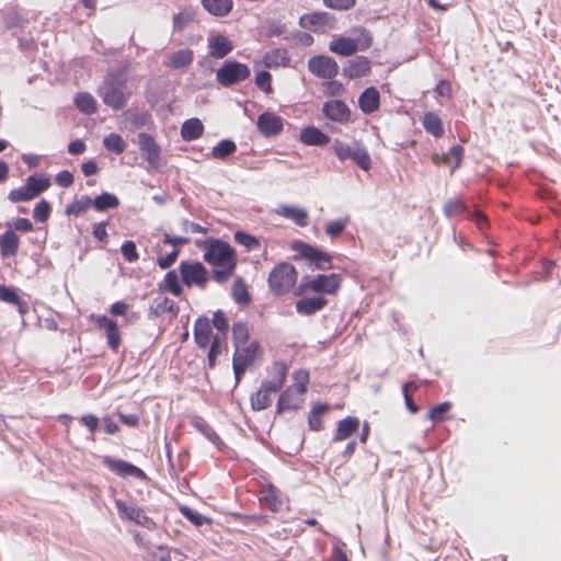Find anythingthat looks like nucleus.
I'll return each instance as SVG.
<instances>
[{
  "label": "nucleus",
  "mask_w": 561,
  "mask_h": 561,
  "mask_svg": "<svg viewBox=\"0 0 561 561\" xmlns=\"http://www.w3.org/2000/svg\"><path fill=\"white\" fill-rule=\"evenodd\" d=\"M204 251V261L216 266L211 277L218 284L226 283L237 267L238 259L236 250L227 242L217 238H208L198 243Z\"/></svg>",
  "instance_id": "nucleus-1"
},
{
  "label": "nucleus",
  "mask_w": 561,
  "mask_h": 561,
  "mask_svg": "<svg viewBox=\"0 0 561 561\" xmlns=\"http://www.w3.org/2000/svg\"><path fill=\"white\" fill-rule=\"evenodd\" d=\"M273 374L272 379L264 381L261 388L251 396L253 410L261 411L271 405L272 394L278 392L284 386L287 376V366L284 363H275Z\"/></svg>",
  "instance_id": "nucleus-2"
},
{
  "label": "nucleus",
  "mask_w": 561,
  "mask_h": 561,
  "mask_svg": "<svg viewBox=\"0 0 561 561\" xmlns=\"http://www.w3.org/2000/svg\"><path fill=\"white\" fill-rule=\"evenodd\" d=\"M125 80L118 72H112L106 76L99 88V94L104 104L113 110H121L126 105L127 96L124 92Z\"/></svg>",
  "instance_id": "nucleus-3"
},
{
  "label": "nucleus",
  "mask_w": 561,
  "mask_h": 561,
  "mask_svg": "<svg viewBox=\"0 0 561 561\" xmlns=\"http://www.w3.org/2000/svg\"><path fill=\"white\" fill-rule=\"evenodd\" d=\"M298 273L294 265L287 262L278 263L270 272L268 288L277 296L289 293L296 285Z\"/></svg>",
  "instance_id": "nucleus-4"
},
{
  "label": "nucleus",
  "mask_w": 561,
  "mask_h": 561,
  "mask_svg": "<svg viewBox=\"0 0 561 561\" xmlns=\"http://www.w3.org/2000/svg\"><path fill=\"white\" fill-rule=\"evenodd\" d=\"M358 32L359 34L356 38L340 36L331 41L329 44L330 51L343 57H350L358 50L368 49L373 45L370 33L365 28H360Z\"/></svg>",
  "instance_id": "nucleus-5"
},
{
  "label": "nucleus",
  "mask_w": 561,
  "mask_h": 561,
  "mask_svg": "<svg viewBox=\"0 0 561 561\" xmlns=\"http://www.w3.org/2000/svg\"><path fill=\"white\" fill-rule=\"evenodd\" d=\"M333 150L335 156L341 160H352L360 169L367 171L370 168V157L358 141L344 142L340 139H335L333 144Z\"/></svg>",
  "instance_id": "nucleus-6"
},
{
  "label": "nucleus",
  "mask_w": 561,
  "mask_h": 561,
  "mask_svg": "<svg viewBox=\"0 0 561 561\" xmlns=\"http://www.w3.org/2000/svg\"><path fill=\"white\" fill-rule=\"evenodd\" d=\"M115 507L122 520L131 522L135 525L148 530L156 529L157 524L154 520L149 517L145 510L138 506L136 503L131 501L127 502L123 500H115Z\"/></svg>",
  "instance_id": "nucleus-7"
},
{
  "label": "nucleus",
  "mask_w": 561,
  "mask_h": 561,
  "mask_svg": "<svg viewBox=\"0 0 561 561\" xmlns=\"http://www.w3.org/2000/svg\"><path fill=\"white\" fill-rule=\"evenodd\" d=\"M179 272L185 286L197 287L202 290L207 287L208 271L201 262L182 261L179 265Z\"/></svg>",
  "instance_id": "nucleus-8"
},
{
  "label": "nucleus",
  "mask_w": 561,
  "mask_h": 561,
  "mask_svg": "<svg viewBox=\"0 0 561 561\" xmlns=\"http://www.w3.org/2000/svg\"><path fill=\"white\" fill-rule=\"evenodd\" d=\"M250 68L236 60H227L216 72V80L222 87H231L250 77Z\"/></svg>",
  "instance_id": "nucleus-9"
},
{
  "label": "nucleus",
  "mask_w": 561,
  "mask_h": 561,
  "mask_svg": "<svg viewBox=\"0 0 561 561\" xmlns=\"http://www.w3.org/2000/svg\"><path fill=\"white\" fill-rule=\"evenodd\" d=\"M308 70L317 78L331 80L337 76L340 67L332 57L316 55L309 58Z\"/></svg>",
  "instance_id": "nucleus-10"
},
{
  "label": "nucleus",
  "mask_w": 561,
  "mask_h": 561,
  "mask_svg": "<svg viewBox=\"0 0 561 561\" xmlns=\"http://www.w3.org/2000/svg\"><path fill=\"white\" fill-rule=\"evenodd\" d=\"M257 350L259 344L256 342H252L242 346H236L232 366L237 381L241 379L248 366L254 362Z\"/></svg>",
  "instance_id": "nucleus-11"
},
{
  "label": "nucleus",
  "mask_w": 561,
  "mask_h": 561,
  "mask_svg": "<svg viewBox=\"0 0 561 561\" xmlns=\"http://www.w3.org/2000/svg\"><path fill=\"white\" fill-rule=\"evenodd\" d=\"M304 286L317 294L333 295L341 286V277L337 274H319L314 277H306Z\"/></svg>",
  "instance_id": "nucleus-12"
},
{
  "label": "nucleus",
  "mask_w": 561,
  "mask_h": 561,
  "mask_svg": "<svg viewBox=\"0 0 561 561\" xmlns=\"http://www.w3.org/2000/svg\"><path fill=\"white\" fill-rule=\"evenodd\" d=\"M102 463L113 473L122 478L134 477L140 480L147 479L146 473L140 468L125 460L115 459L111 456H103Z\"/></svg>",
  "instance_id": "nucleus-13"
},
{
  "label": "nucleus",
  "mask_w": 561,
  "mask_h": 561,
  "mask_svg": "<svg viewBox=\"0 0 561 561\" xmlns=\"http://www.w3.org/2000/svg\"><path fill=\"white\" fill-rule=\"evenodd\" d=\"M294 249L301 257L309 260L311 263H314L316 268H332V260L327 252L320 251L317 248L304 242H296Z\"/></svg>",
  "instance_id": "nucleus-14"
},
{
  "label": "nucleus",
  "mask_w": 561,
  "mask_h": 561,
  "mask_svg": "<svg viewBox=\"0 0 561 561\" xmlns=\"http://www.w3.org/2000/svg\"><path fill=\"white\" fill-rule=\"evenodd\" d=\"M334 22V18L328 12L304 14L299 19L300 26L311 32H324L327 28H332Z\"/></svg>",
  "instance_id": "nucleus-15"
},
{
  "label": "nucleus",
  "mask_w": 561,
  "mask_h": 561,
  "mask_svg": "<svg viewBox=\"0 0 561 561\" xmlns=\"http://www.w3.org/2000/svg\"><path fill=\"white\" fill-rule=\"evenodd\" d=\"M137 142L140 151L146 157L149 168L157 169L160 163V146L156 142L153 137L147 133H139Z\"/></svg>",
  "instance_id": "nucleus-16"
},
{
  "label": "nucleus",
  "mask_w": 561,
  "mask_h": 561,
  "mask_svg": "<svg viewBox=\"0 0 561 561\" xmlns=\"http://www.w3.org/2000/svg\"><path fill=\"white\" fill-rule=\"evenodd\" d=\"M256 127L264 137H275L284 128L283 118L272 112H264L257 117Z\"/></svg>",
  "instance_id": "nucleus-17"
},
{
  "label": "nucleus",
  "mask_w": 561,
  "mask_h": 561,
  "mask_svg": "<svg viewBox=\"0 0 561 561\" xmlns=\"http://www.w3.org/2000/svg\"><path fill=\"white\" fill-rule=\"evenodd\" d=\"M322 113L328 119L339 124H345L351 119V110L342 100L324 102Z\"/></svg>",
  "instance_id": "nucleus-18"
},
{
  "label": "nucleus",
  "mask_w": 561,
  "mask_h": 561,
  "mask_svg": "<svg viewBox=\"0 0 561 561\" xmlns=\"http://www.w3.org/2000/svg\"><path fill=\"white\" fill-rule=\"evenodd\" d=\"M370 70V60L365 56H357L347 61V65L343 68V75L348 79H357L369 75Z\"/></svg>",
  "instance_id": "nucleus-19"
},
{
  "label": "nucleus",
  "mask_w": 561,
  "mask_h": 561,
  "mask_svg": "<svg viewBox=\"0 0 561 561\" xmlns=\"http://www.w3.org/2000/svg\"><path fill=\"white\" fill-rule=\"evenodd\" d=\"M233 49L231 41L220 34L208 37V54L215 59H221L229 55Z\"/></svg>",
  "instance_id": "nucleus-20"
},
{
  "label": "nucleus",
  "mask_w": 561,
  "mask_h": 561,
  "mask_svg": "<svg viewBox=\"0 0 561 561\" xmlns=\"http://www.w3.org/2000/svg\"><path fill=\"white\" fill-rule=\"evenodd\" d=\"M261 503L272 512H279L286 506L285 495L273 485H268L262 491Z\"/></svg>",
  "instance_id": "nucleus-21"
},
{
  "label": "nucleus",
  "mask_w": 561,
  "mask_h": 561,
  "mask_svg": "<svg viewBox=\"0 0 561 561\" xmlns=\"http://www.w3.org/2000/svg\"><path fill=\"white\" fill-rule=\"evenodd\" d=\"M380 94L375 87L365 89L358 98V106L365 114H371L379 108Z\"/></svg>",
  "instance_id": "nucleus-22"
},
{
  "label": "nucleus",
  "mask_w": 561,
  "mask_h": 561,
  "mask_svg": "<svg viewBox=\"0 0 561 561\" xmlns=\"http://www.w3.org/2000/svg\"><path fill=\"white\" fill-rule=\"evenodd\" d=\"M213 337V330L209 320L205 317L198 318L194 324V339L196 344L202 348H206Z\"/></svg>",
  "instance_id": "nucleus-23"
},
{
  "label": "nucleus",
  "mask_w": 561,
  "mask_h": 561,
  "mask_svg": "<svg viewBox=\"0 0 561 561\" xmlns=\"http://www.w3.org/2000/svg\"><path fill=\"white\" fill-rule=\"evenodd\" d=\"M304 394H298L294 388L288 387L280 396L277 402V412L297 410L301 407Z\"/></svg>",
  "instance_id": "nucleus-24"
},
{
  "label": "nucleus",
  "mask_w": 561,
  "mask_h": 561,
  "mask_svg": "<svg viewBox=\"0 0 561 561\" xmlns=\"http://www.w3.org/2000/svg\"><path fill=\"white\" fill-rule=\"evenodd\" d=\"M328 300L323 297H306L296 302V311L299 314L310 316L325 307Z\"/></svg>",
  "instance_id": "nucleus-25"
},
{
  "label": "nucleus",
  "mask_w": 561,
  "mask_h": 561,
  "mask_svg": "<svg viewBox=\"0 0 561 561\" xmlns=\"http://www.w3.org/2000/svg\"><path fill=\"white\" fill-rule=\"evenodd\" d=\"M359 428V421L357 417L347 416L337 423L336 432L333 437L334 442H342L350 438Z\"/></svg>",
  "instance_id": "nucleus-26"
},
{
  "label": "nucleus",
  "mask_w": 561,
  "mask_h": 561,
  "mask_svg": "<svg viewBox=\"0 0 561 561\" xmlns=\"http://www.w3.org/2000/svg\"><path fill=\"white\" fill-rule=\"evenodd\" d=\"M277 214L293 220L299 227H306L308 225V213L304 208L280 205L277 209Z\"/></svg>",
  "instance_id": "nucleus-27"
},
{
  "label": "nucleus",
  "mask_w": 561,
  "mask_h": 561,
  "mask_svg": "<svg viewBox=\"0 0 561 561\" xmlns=\"http://www.w3.org/2000/svg\"><path fill=\"white\" fill-rule=\"evenodd\" d=\"M300 140L308 146H324L330 141V137L317 127H306L300 133Z\"/></svg>",
  "instance_id": "nucleus-28"
},
{
  "label": "nucleus",
  "mask_w": 561,
  "mask_h": 561,
  "mask_svg": "<svg viewBox=\"0 0 561 561\" xmlns=\"http://www.w3.org/2000/svg\"><path fill=\"white\" fill-rule=\"evenodd\" d=\"M20 245L19 236L12 231H5L0 238V253L2 256H13L18 253Z\"/></svg>",
  "instance_id": "nucleus-29"
},
{
  "label": "nucleus",
  "mask_w": 561,
  "mask_h": 561,
  "mask_svg": "<svg viewBox=\"0 0 561 561\" xmlns=\"http://www.w3.org/2000/svg\"><path fill=\"white\" fill-rule=\"evenodd\" d=\"M203 8L215 16L228 15L233 7L232 0H202Z\"/></svg>",
  "instance_id": "nucleus-30"
},
{
  "label": "nucleus",
  "mask_w": 561,
  "mask_h": 561,
  "mask_svg": "<svg viewBox=\"0 0 561 561\" xmlns=\"http://www.w3.org/2000/svg\"><path fill=\"white\" fill-rule=\"evenodd\" d=\"M193 61V50L190 48H182L169 56L167 66L172 69H182L188 67Z\"/></svg>",
  "instance_id": "nucleus-31"
},
{
  "label": "nucleus",
  "mask_w": 561,
  "mask_h": 561,
  "mask_svg": "<svg viewBox=\"0 0 561 561\" xmlns=\"http://www.w3.org/2000/svg\"><path fill=\"white\" fill-rule=\"evenodd\" d=\"M204 125L198 118L186 119L181 127V136L186 141H192L203 135Z\"/></svg>",
  "instance_id": "nucleus-32"
},
{
  "label": "nucleus",
  "mask_w": 561,
  "mask_h": 561,
  "mask_svg": "<svg viewBox=\"0 0 561 561\" xmlns=\"http://www.w3.org/2000/svg\"><path fill=\"white\" fill-rule=\"evenodd\" d=\"M424 129L436 138H439L444 134L442 119L434 112H427L424 114L423 119Z\"/></svg>",
  "instance_id": "nucleus-33"
},
{
  "label": "nucleus",
  "mask_w": 561,
  "mask_h": 561,
  "mask_svg": "<svg viewBox=\"0 0 561 561\" xmlns=\"http://www.w3.org/2000/svg\"><path fill=\"white\" fill-rule=\"evenodd\" d=\"M150 310L156 317H159L165 312H170L175 316L179 311V308L172 299L161 296L153 300Z\"/></svg>",
  "instance_id": "nucleus-34"
},
{
  "label": "nucleus",
  "mask_w": 561,
  "mask_h": 561,
  "mask_svg": "<svg viewBox=\"0 0 561 561\" xmlns=\"http://www.w3.org/2000/svg\"><path fill=\"white\" fill-rule=\"evenodd\" d=\"M160 289L169 290L172 295L179 297L183 293V288L179 280V275L175 271H169L164 279L161 284H159Z\"/></svg>",
  "instance_id": "nucleus-35"
},
{
  "label": "nucleus",
  "mask_w": 561,
  "mask_h": 561,
  "mask_svg": "<svg viewBox=\"0 0 561 561\" xmlns=\"http://www.w3.org/2000/svg\"><path fill=\"white\" fill-rule=\"evenodd\" d=\"M77 108L84 114H93L96 111V101L88 92H80L75 98Z\"/></svg>",
  "instance_id": "nucleus-36"
},
{
  "label": "nucleus",
  "mask_w": 561,
  "mask_h": 561,
  "mask_svg": "<svg viewBox=\"0 0 561 561\" xmlns=\"http://www.w3.org/2000/svg\"><path fill=\"white\" fill-rule=\"evenodd\" d=\"M233 300L239 305H247L251 298L244 280L241 277L234 279L231 288Z\"/></svg>",
  "instance_id": "nucleus-37"
},
{
  "label": "nucleus",
  "mask_w": 561,
  "mask_h": 561,
  "mask_svg": "<svg viewBox=\"0 0 561 561\" xmlns=\"http://www.w3.org/2000/svg\"><path fill=\"white\" fill-rule=\"evenodd\" d=\"M92 201L93 207L98 211H104L110 208H116L119 205L118 198L114 194L107 192H103Z\"/></svg>",
  "instance_id": "nucleus-38"
},
{
  "label": "nucleus",
  "mask_w": 561,
  "mask_h": 561,
  "mask_svg": "<svg viewBox=\"0 0 561 561\" xmlns=\"http://www.w3.org/2000/svg\"><path fill=\"white\" fill-rule=\"evenodd\" d=\"M90 207H93V201L88 195L81 196V198L73 201L66 207L67 215L80 216L85 213Z\"/></svg>",
  "instance_id": "nucleus-39"
},
{
  "label": "nucleus",
  "mask_w": 561,
  "mask_h": 561,
  "mask_svg": "<svg viewBox=\"0 0 561 561\" xmlns=\"http://www.w3.org/2000/svg\"><path fill=\"white\" fill-rule=\"evenodd\" d=\"M106 150L119 154L125 151L127 144L118 134L112 133L103 139Z\"/></svg>",
  "instance_id": "nucleus-40"
},
{
  "label": "nucleus",
  "mask_w": 561,
  "mask_h": 561,
  "mask_svg": "<svg viewBox=\"0 0 561 561\" xmlns=\"http://www.w3.org/2000/svg\"><path fill=\"white\" fill-rule=\"evenodd\" d=\"M237 146L230 139H224L219 141L211 150V156L216 159H226L236 152Z\"/></svg>",
  "instance_id": "nucleus-41"
},
{
  "label": "nucleus",
  "mask_w": 561,
  "mask_h": 561,
  "mask_svg": "<svg viewBox=\"0 0 561 561\" xmlns=\"http://www.w3.org/2000/svg\"><path fill=\"white\" fill-rule=\"evenodd\" d=\"M232 339L234 346L248 344L249 330L245 323L237 322L232 325Z\"/></svg>",
  "instance_id": "nucleus-42"
},
{
  "label": "nucleus",
  "mask_w": 561,
  "mask_h": 561,
  "mask_svg": "<svg viewBox=\"0 0 561 561\" xmlns=\"http://www.w3.org/2000/svg\"><path fill=\"white\" fill-rule=\"evenodd\" d=\"M26 181L31 183L33 190H35V193L41 195L43 192L48 190L50 186V179L44 174H33L30 175Z\"/></svg>",
  "instance_id": "nucleus-43"
},
{
  "label": "nucleus",
  "mask_w": 561,
  "mask_h": 561,
  "mask_svg": "<svg viewBox=\"0 0 561 561\" xmlns=\"http://www.w3.org/2000/svg\"><path fill=\"white\" fill-rule=\"evenodd\" d=\"M233 238L237 243L243 245L248 251L260 248L259 239L243 231L234 232Z\"/></svg>",
  "instance_id": "nucleus-44"
},
{
  "label": "nucleus",
  "mask_w": 561,
  "mask_h": 561,
  "mask_svg": "<svg viewBox=\"0 0 561 561\" xmlns=\"http://www.w3.org/2000/svg\"><path fill=\"white\" fill-rule=\"evenodd\" d=\"M224 341H225V339L219 334H216L213 337L210 347L208 351V355H207L209 367H214L216 365V359H217L218 355L221 354Z\"/></svg>",
  "instance_id": "nucleus-45"
},
{
  "label": "nucleus",
  "mask_w": 561,
  "mask_h": 561,
  "mask_svg": "<svg viewBox=\"0 0 561 561\" xmlns=\"http://www.w3.org/2000/svg\"><path fill=\"white\" fill-rule=\"evenodd\" d=\"M347 224H348L347 217L343 218V219L329 221L325 225L324 231H325L327 236H329L330 238H336L344 232Z\"/></svg>",
  "instance_id": "nucleus-46"
},
{
  "label": "nucleus",
  "mask_w": 561,
  "mask_h": 561,
  "mask_svg": "<svg viewBox=\"0 0 561 561\" xmlns=\"http://www.w3.org/2000/svg\"><path fill=\"white\" fill-rule=\"evenodd\" d=\"M293 377L295 383L290 387L294 388L298 394H305L307 391V385L309 382V373L307 370L300 369L295 371Z\"/></svg>",
  "instance_id": "nucleus-47"
},
{
  "label": "nucleus",
  "mask_w": 561,
  "mask_h": 561,
  "mask_svg": "<svg viewBox=\"0 0 561 561\" xmlns=\"http://www.w3.org/2000/svg\"><path fill=\"white\" fill-rule=\"evenodd\" d=\"M180 511L186 519H188L192 524H194L197 527L204 525L205 523H210L209 518L199 514L197 511L188 506H182Z\"/></svg>",
  "instance_id": "nucleus-48"
},
{
  "label": "nucleus",
  "mask_w": 561,
  "mask_h": 561,
  "mask_svg": "<svg viewBox=\"0 0 561 561\" xmlns=\"http://www.w3.org/2000/svg\"><path fill=\"white\" fill-rule=\"evenodd\" d=\"M195 426L217 447L222 445L220 437L216 432L202 419L194 422Z\"/></svg>",
  "instance_id": "nucleus-49"
},
{
  "label": "nucleus",
  "mask_w": 561,
  "mask_h": 561,
  "mask_svg": "<svg viewBox=\"0 0 561 561\" xmlns=\"http://www.w3.org/2000/svg\"><path fill=\"white\" fill-rule=\"evenodd\" d=\"M467 211H468V207L466 206V204L461 199L448 201L444 205V214L447 217H451V216L457 215V214H465Z\"/></svg>",
  "instance_id": "nucleus-50"
},
{
  "label": "nucleus",
  "mask_w": 561,
  "mask_h": 561,
  "mask_svg": "<svg viewBox=\"0 0 561 561\" xmlns=\"http://www.w3.org/2000/svg\"><path fill=\"white\" fill-rule=\"evenodd\" d=\"M194 14L191 11H182L173 18V30L175 32L183 31L192 21Z\"/></svg>",
  "instance_id": "nucleus-51"
},
{
  "label": "nucleus",
  "mask_w": 561,
  "mask_h": 561,
  "mask_svg": "<svg viewBox=\"0 0 561 561\" xmlns=\"http://www.w3.org/2000/svg\"><path fill=\"white\" fill-rule=\"evenodd\" d=\"M50 214V205L47 201L42 199L39 201L34 208L33 216L36 221L38 222H45Z\"/></svg>",
  "instance_id": "nucleus-52"
},
{
  "label": "nucleus",
  "mask_w": 561,
  "mask_h": 561,
  "mask_svg": "<svg viewBox=\"0 0 561 561\" xmlns=\"http://www.w3.org/2000/svg\"><path fill=\"white\" fill-rule=\"evenodd\" d=\"M446 156H449V167L450 172L453 173L461 163L463 148L460 145H455L449 149V152Z\"/></svg>",
  "instance_id": "nucleus-53"
},
{
  "label": "nucleus",
  "mask_w": 561,
  "mask_h": 561,
  "mask_svg": "<svg viewBox=\"0 0 561 561\" xmlns=\"http://www.w3.org/2000/svg\"><path fill=\"white\" fill-rule=\"evenodd\" d=\"M323 88L324 94L329 96H341L345 92L344 85L340 81L333 79L323 82Z\"/></svg>",
  "instance_id": "nucleus-54"
},
{
  "label": "nucleus",
  "mask_w": 561,
  "mask_h": 561,
  "mask_svg": "<svg viewBox=\"0 0 561 561\" xmlns=\"http://www.w3.org/2000/svg\"><path fill=\"white\" fill-rule=\"evenodd\" d=\"M451 404L449 402H443L432 408L427 414V417L434 423L444 420V414L449 411Z\"/></svg>",
  "instance_id": "nucleus-55"
},
{
  "label": "nucleus",
  "mask_w": 561,
  "mask_h": 561,
  "mask_svg": "<svg viewBox=\"0 0 561 561\" xmlns=\"http://www.w3.org/2000/svg\"><path fill=\"white\" fill-rule=\"evenodd\" d=\"M20 296L14 287L0 285V300L15 305L19 302Z\"/></svg>",
  "instance_id": "nucleus-56"
},
{
  "label": "nucleus",
  "mask_w": 561,
  "mask_h": 561,
  "mask_svg": "<svg viewBox=\"0 0 561 561\" xmlns=\"http://www.w3.org/2000/svg\"><path fill=\"white\" fill-rule=\"evenodd\" d=\"M213 325L219 331L218 334L225 339L226 334L228 332L229 325H228L227 318L222 311L218 310L214 313Z\"/></svg>",
  "instance_id": "nucleus-57"
},
{
  "label": "nucleus",
  "mask_w": 561,
  "mask_h": 561,
  "mask_svg": "<svg viewBox=\"0 0 561 561\" xmlns=\"http://www.w3.org/2000/svg\"><path fill=\"white\" fill-rule=\"evenodd\" d=\"M272 76L268 71H259L255 76V84L265 93L272 92Z\"/></svg>",
  "instance_id": "nucleus-58"
},
{
  "label": "nucleus",
  "mask_w": 561,
  "mask_h": 561,
  "mask_svg": "<svg viewBox=\"0 0 561 561\" xmlns=\"http://www.w3.org/2000/svg\"><path fill=\"white\" fill-rule=\"evenodd\" d=\"M415 389H417V386L415 382H407L402 388L407 409L411 413H416L419 411V407L413 402L412 396L409 393L410 390H415Z\"/></svg>",
  "instance_id": "nucleus-59"
},
{
  "label": "nucleus",
  "mask_w": 561,
  "mask_h": 561,
  "mask_svg": "<svg viewBox=\"0 0 561 561\" xmlns=\"http://www.w3.org/2000/svg\"><path fill=\"white\" fill-rule=\"evenodd\" d=\"M121 251L125 260L130 263L136 262L139 259L134 241H125L121 247Z\"/></svg>",
  "instance_id": "nucleus-60"
},
{
  "label": "nucleus",
  "mask_w": 561,
  "mask_h": 561,
  "mask_svg": "<svg viewBox=\"0 0 561 561\" xmlns=\"http://www.w3.org/2000/svg\"><path fill=\"white\" fill-rule=\"evenodd\" d=\"M323 3L330 9L346 11L355 5L356 0H323Z\"/></svg>",
  "instance_id": "nucleus-61"
},
{
  "label": "nucleus",
  "mask_w": 561,
  "mask_h": 561,
  "mask_svg": "<svg viewBox=\"0 0 561 561\" xmlns=\"http://www.w3.org/2000/svg\"><path fill=\"white\" fill-rule=\"evenodd\" d=\"M80 422L90 431L91 440H94V433L99 427V419L93 414H84Z\"/></svg>",
  "instance_id": "nucleus-62"
},
{
  "label": "nucleus",
  "mask_w": 561,
  "mask_h": 561,
  "mask_svg": "<svg viewBox=\"0 0 561 561\" xmlns=\"http://www.w3.org/2000/svg\"><path fill=\"white\" fill-rule=\"evenodd\" d=\"M182 231L185 233H207L208 228L201 226L199 224L192 222L187 219L181 221Z\"/></svg>",
  "instance_id": "nucleus-63"
},
{
  "label": "nucleus",
  "mask_w": 561,
  "mask_h": 561,
  "mask_svg": "<svg viewBox=\"0 0 561 561\" xmlns=\"http://www.w3.org/2000/svg\"><path fill=\"white\" fill-rule=\"evenodd\" d=\"M8 198L12 203L27 202V201L33 199L30 196V194H27V192L24 190L23 186H20V187L15 188V190H12L9 193Z\"/></svg>",
  "instance_id": "nucleus-64"
}]
</instances>
